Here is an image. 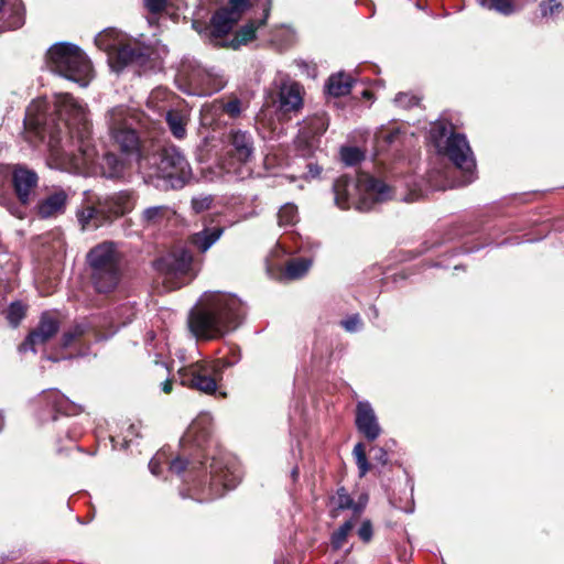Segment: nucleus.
Returning a JSON list of instances; mask_svg holds the SVG:
<instances>
[{
  "instance_id": "nucleus-1",
  "label": "nucleus",
  "mask_w": 564,
  "mask_h": 564,
  "mask_svg": "<svg viewBox=\"0 0 564 564\" xmlns=\"http://www.w3.org/2000/svg\"><path fill=\"white\" fill-rule=\"evenodd\" d=\"M213 417L208 412L199 413L181 438L182 453L169 459L164 451L158 452L149 462L154 476L161 474V465L183 482L180 495L198 502L220 498L237 487L241 479L239 464L224 454H210Z\"/></svg>"
},
{
  "instance_id": "nucleus-2",
  "label": "nucleus",
  "mask_w": 564,
  "mask_h": 564,
  "mask_svg": "<svg viewBox=\"0 0 564 564\" xmlns=\"http://www.w3.org/2000/svg\"><path fill=\"white\" fill-rule=\"evenodd\" d=\"M24 128L48 148L51 167L72 174H87L97 151L91 143V124L85 107L69 94H61L54 102L33 100L26 108Z\"/></svg>"
},
{
  "instance_id": "nucleus-3",
  "label": "nucleus",
  "mask_w": 564,
  "mask_h": 564,
  "mask_svg": "<svg viewBox=\"0 0 564 564\" xmlns=\"http://www.w3.org/2000/svg\"><path fill=\"white\" fill-rule=\"evenodd\" d=\"M107 124L113 143L128 158L135 159L139 170L144 172L156 188L182 189L193 178L192 166L176 145L165 144L152 154L144 153L138 132V118L129 108L117 106L110 109Z\"/></svg>"
},
{
  "instance_id": "nucleus-4",
  "label": "nucleus",
  "mask_w": 564,
  "mask_h": 564,
  "mask_svg": "<svg viewBox=\"0 0 564 564\" xmlns=\"http://www.w3.org/2000/svg\"><path fill=\"white\" fill-rule=\"evenodd\" d=\"M245 315L246 307L235 294L205 292L191 310L187 324L197 339H216L237 329Z\"/></svg>"
},
{
  "instance_id": "nucleus-5",
  "label": "nucleus",
  "mask_w": 564,
  "mask_h": 564,
  "mask_svg": "<svg viewBox=\"0 0 564 564\" xmlns=\"http://www.w3.org/2000/svg\"><path fill=\"white\" fill-rule=\"evenodd\" d=\"M250 8V0H219V7L205 28L204 35L210 44L219 47L238 50L256 39L259 28L265 25L272 8V0H265L260 18L250 19L235 34H230L234 25Z\"/></svg>"
},
{
  "instance_id": "nucleus-6",
  "label": "nucleus",
  "mask_w": 564,
  "mask_h": 564,
  "mask_svg": "<svg viewBox=\"0 0 564 564\" xmlns=\"http://www.w3.org/2000/svg\"><path fill=\"white\" fill-rule=\"evenodd\" d=\"M333 192L336 206L340 209L355 206L359 212L372 210L377 204L392 198V188L369 174L358 178L341 175L334 182Z\"/></svg>"
},
{
  "instance_id": "nucleus-7",
  "label": "nucleus",
  "mask_w": 564,
  "mask_h": 564,
  "mask_svg": "<svg viewBox=\"0 0 564 564\" xmlns=\"http://www.w3.org/2000/svg\"><path fill=\"white\" fill-rule=\"evenodd\" d=\"M86 261L90 268V279L98 293H111L122 276V254L113 241H104L91 248Z\"/></svg>"
},
{
  "instance_id": "nucleus-8",
  "label": "nucleus",
  "mask_w": 564,
  "mask_h": 564,
  "mask_svg": "<svg viewBox=\"0 0 564 564\" xmlns=\"http://www.w3.org/2000/svg\"><path fill=\"white\" fill-rule=\"evenodd\" d=\"M47 68L82 87L88 86L93 77V66L85 52L75 44L58 42L46 53Z\"/></svg>"
},
{
  "instance_id": "nucleus-9",
  "label": "nucleus",
  "mask_w": 564,
  "mask_h": 564,
  "mask_svg": "<svg viewBox=\"0 0 564 564\" xmlns=\"http://www.w3.org/2000/svg\"><path fill=\"white\" fill-rule=\"evenodd\" d=\"M154 268L163 276V283L170 289H178L194 276L193 254L185 248H178L155 260Z\"/></svg>"
},
{
  "instance_id": "nucleus-10",
  "label": "nucleus",
  "mask_w": 564,
  "mask_h": 564,
  "mask_svg": "<svg viewBox=\"0 0 564 564\" xmlns=\"http://www.w3.org/2000/svg\"><path fill=\"white\" fill-rule=\"evenodd\" d=\"M446 156L463 174L460 185H468L476 178V160L465 134L449 135L446 143L437 150Z\"/></svg>"
},
{
  "instance_id": "nucleus-11",
  "label": "nucleus",
  "mask_w": 564,
  "mask_h": 564,
  "mask_svg": "<svg viewBox=\"0 0 564 564\" xmlns=\"http://www.w3.org/2000/svg\"><path fill=\"white\" fill-rule=\"evenodd\" d=\"M254 153L253 138L251 133L242 130H231L227 137V158L224 169L227 173H234L238 177L243 176V165L251 161Z\"/></svg>"
},
{
  "instance_id": "nucleus-12",
  "label": "nucleus",
  "mask_w": 564,
  "mask_h": 564,
  "mask_svg": "<svg viewBox=\"0 0 564 564\" xmlns=\"http://www.w3.org/2000/svg\"><path fill=\"white\" fill-rule=\"evenodd\" d=\"M329 119L325 112L305 118L299 129L295 145L303 156L311 155L318 148L321 137L328 128Z\"/></svg>"
},
{
  "instance_id": "nucleus-13",
  "label": "nucleus",
  "mask_w": 564,
  "mask_h": 564,
  "mask_svg": "<svg viewBox=\"0 0 564 564\" xmlns=\"http://www.w3.org/2000/svg\"><path fill=\"white\" fill-rule=\"evenodd\" d=\"M181 383L205 394H214L217 391V378L213 375L206 361H197L178 370Z\"/></svg>"
},
{
  "instance_id": "nucleus-14",
  "label": "nucleus",
  "mask_w": 564,
  "mask_h": 564,
  "mask_svg": "<svg viewBox=\"0 0 564 564\" xmlns=\"http://www.w3.org/2000/svg\"><path fill=\"white\" fill-rule=\"evenodd\" d=\"M181 383L205 394H214L217 391V378L213 375L206 361H197L178 370Z\"/></svg>"
},
{
  "instance_id": "nucleus-15",
  "label": "nucleus",
  "mask_w": 564,
  "mask_h": 564,
  "mask_svg": "<svg viewBox=\"0 0 564 564\" xmlns=\"http://www.w3.org/2000/svg\"><path fill=\"white\" fill-rule=\"evenodd\" d=\"M181 74L187 79L194 95H212L223 87L221 82L214 74L198 64L183 65Z\"/></svg>"
},
{
  "instance_id": "nucleus-16",
  "label": "nucleus",
  "mask_w": 564,
  "mask_h": 564,
  "mask_svg": "<svg viewBox=\"0 0 564 564\" xmlns=\"http://www.w3.org/2000/svg\"><path fill=\"white\" fill-rule=\"evenodd\" d=\"M58 329V321L51 313H42L37 326L30 332L23 343L19 346V350L21 352L28 350L36 352V346L47 343L57 334Z\"/></svg>"
},
{
  "instance_id": "nucleus-17",
  "label": "nucleus",
  "mask_w": 564,
  "mask_h": 564,
  "mask_svg": "<svg viewBox=\"0 0 564 564\" xmlns=\"http://www.w3.org/2000/svg\"><path fill=\"white\" fill-rule=\"evenodd\" d=\"M151 55L149 46L121 42L109 58L111 67L120 70L128 65L142 66L147 64Z\"/></svg>"
},
{
  "instance_id": "nucleus-18",
  "label": "nucleus",
  "mask_w": 564,
  "mask_h": 564,
  "mask_svg": "<svg viewBox=\"0 0 564 564\" xmlns=\"http://www.w3.org/2000/svg\"><path fill=\"white\" fill-rule=\"evenodd\" d=\"M279 110L283 113L297 112L303 107V88L291 80L283 77L276 83Z\"/></svg>"
},
{
  "instance_id": "nucleus-19",
  "label": "nucleus",
  "mask_w": 564,
  "mask_h": 564,
  "mask_svg": "<svg viewBox=\"0 0 564 564\" xmlns=\"http://www.w3.org/2000/svg\"><path fill=\"white\" fill-rule=\"evenodd\" d=\"M355 425L357 431L369 442L376 441L382 432L377 414L369 401L357 402Z\"/></svg>"
},
{
  "instance_id": "nucleus-20",
  "label": "nucleus",
  "mask_w": 564,
  "mask_h": 564,
  "mask_svg": "<svg viewBox=\"0 0 564 564\" xmlns=\"http://www.w3.org/2000/svg\"><path fill=\"white\" fill-rule=\"evenodd\" d=\"M41 400L46 403L48 412L51 413L50 419L52 421H57V413H62L65 415V417H68L70 415H76L83 411V408L80 405L70 401L56 389L43 391ZM42 420L46 421L48 420V417H46L43 414Z\"/></svg>"
},
{
  "instance_id": "nucleus-21",
  "label": "nucleus",
  "mask_w": 564,
  "mask_h": 564,
  "mask_svg": "<svg viewBox=\"0 0 564 564\" xmlns=\"http://www.w3.org/2000/svg\"><path fill=\"white\" fill-rule=\"evenodd\" d=\"M39 176L25 166L18 165L12 172V185L20 203L28 205L33 200Z\"/></svg>"
},
{
  "instance_id": "nucleus-22",
  "label": "nucleus",
  "mask_w": 564,
  "mask_h": 564,
  "mask_svg": "<svg viewBox=\"0 0 564 564\" xmlns=\"http://www.w3.org/2000/svg\"><path fill=\"white\" fill-rule=\"evenodd\" d=\"M25 23V9L21 0H0V33L14 31Z\"/></svg>"
},
{
  "instance_id": "nucleus-23",
  "label": "nucleus",
  "mask_w": 564,
  "mask_h": 564,
  "mask_svg": "<svg viewBox=\"0 0 564 564\" xmlns=\"http://www.w3.org/2000/svg\"><path fill=\"white\" fill-rule=\"evenodd\" d=\"M69 200V194L63 188H55L36 204L40 218L48 219L63 215Z\"/></svg>"
},
{
  "instance_id": "nucleus-24",
  "label": "nucleus",
  "mask_w": 564,
  "mask_h": 564,
  "mask_svg": "<svg viewBox=\"0 0 564 564\" xmlns=\"http://www.w3.org/2000/svg\"><path fill=\"white\" fill-rule=\"evenodd\" d=\"M101 200V208L106 210L109 220L129 213L133 208V195L129 191H121L106 196Z\"/></svg>"
},
{
  "instance_id": "nucleus-25",
  "label": "nucleus",
  "mask_w": 564,
  "mask_h": 564,
  "mask_svg": "<svg viewBox=\"0 0 564 564\" xmlns=\"http://www.w3.org/2000/svg\"><path fill=\"white\" fill-rule=\"evenodd\" d=\"M212 220H204V228L189 237V243L200 253L207 252L224 235L221 226H210Z\"/></svg>"
},
{
  "instance_id": "nucleus-26",
  "label": "nucleus",
  "mask_w": 564,
  "mask_h": 564,
  "mask_svg": "<svg viewBox=\"0 0 564 564\" xmlns=\"http://www.w3.org/2000/svg\"><path fill=\"white\" fill-rule=\"evenodd\" d=\"M120 152L124 155V159H121L118 154L112 152H107L104 154L100 162L102 176L111 180H118L124 176L128 162L135 161V159L128 158V155L121 150Z\"/></svg>"
},
{
  "instance_id": "nucleus-27",
  "label": "nucleus",
  "mask_w": 564,
  "mask_h": 564,
  "mask_svg": "<svg viewBox=\"0 0 564 564\" xmlns=\"http://www.w3.org/2000/svg\"><path fill=\"white\" fill-rule=\"evenodd\" d=\"M77 220L83 230L97 229L104 223L109 221L106 210L101 208V200L99 199L97 206H87L77 212Z\"/></svg>"
},
{
  "instance_id": "nucleus-28",
  "label": "nucleus",
  "mask_w": 564,
  "mask_h": 564,
  "mask_svg": "<svg viewBox=\"0 0 564 564\" xmlns=\"http://www.w3.org/2000/svg\"><path fill=\"white\" fill-rule=\"evenodd\" d=\"M529 0H477L480 7L501 15H511L520 11Z\"/></svg>"
},
{
  "instance_id": "nucleus-29",
  "label": "nucleus",
  "mask_w": 564,
  "mask_h": 564,
  "mask_svg": "<svg viewBox=\"0 0 564 564\" xmlns=\"http://www.w3.org/2000/svg\"><path fill=\"white\" fill-rule=\"evenodd\" d=\"M354 80L352 78L344 73L332 75L326 85V93L334 97L346 96L350 93Z\"/></svg>"
},
{
  "instance_id": "nucleus-30",
  "label": "nucleus",
  "mask_w": 564,
  "mask_h": 564,
  "mask_svg": "<svg viewBox=\"0 0 564 564\" xmlns=\"http://www.w3.org/2000/svg\"><path fill=\"white\" fill-rule=\"evenodd\" d=\"M165 121L174 138L182 140L186 137L188 117L185 112L177 109H171L165 115Z\"/></svg>"
},
{
  "instance_id": "nucleus-31",
  "label": "nucleus",
  "mask_w": 564,
  "mask_h": 564,
  "mask_svg": "<svg viewBox=\"0 0 564 564\" xmlns=\"http://www.w3.org/2000/svg\"><path fill=\"white\" fill-rule=\"evenodd\" d=\"M123 41V35L119 33L115 29H106L102 32L98 33L95 37V44L102 51L108 54L110 58L111 53L117 50V47Z\"/></svg>"
},
{
  "instance_id": "nucleus-32",
  "label": "nucleus",
  "mask_w": 564,
  "mask_h": 564,
  "mask_svg": "<svg viewBox=\"0 0 564 564\" xmlns=\"http://www.w3.org/2000/svg\"><path fill=\"white\" fill-rule=\"evenodd\" d=\"M312 260L308 258H295L286 262L281 273V279L293 281L303 278L310 270Z\"/></svg>"
},
{
  "instance_id": "nucleus-33",
  "label": "nucleus",
  "mask_w": 564,
  "mask_h": 564,
  "mask_svg": "<svg viewBox=\"0 0 564 564\" xmlns=\"http://www.w3.org/2000/svg\"><path fill=\"white\" fill-rule=\"evenodd\" d=\"M174 212L167 205H158L145 208L141 214V223L147 226L160 225L170 219Z\"/></svg>"
},
{
  "instance_id": "nucleus-34",
  "label": "nucleus",
  "mask_w": 564,
  "mask_h": 564,
  "mask_svg": "<svg viewBox=\"0 0 564 564\" xmlns=\"http://www.w3.org/2000/svg\"><path fill=\"white\" fill-rule=\"evenodd\" d=\"M452 134H456V132H454L452 124L445 121H437L430 129V139L436 151L441 150Z\"/></svg>"
},
{
  "instance_id": "nucleus-35",
  "label": "nucleus",
  "mask_w": 564,
  "mask_h": 564,
  "mask_svg": "<svg viewBox=\"0 0 564 564\" xmlns=\"http://www.w3.org/2000/svg\"><path fill=\"white\" fill-rule=\"evenodd\" d=\"M91 332V327L87 323H78L67 329L62 336V347L68 348L80 341Z\"/></svg>"
},
{
  "instance_id": "nucleus-36",
  "label": "nucleus",
  "mask_w": 564,
  "mask_h": 564,
  "mask_svg": "<svg viewBox=\"0 0 564 564\" xmlns=\"http://www.w3.org/2000/svg\"><path fill=\"white\" fill-rule=\"evenodd\" d=\"M278 220L281 227L295 225L299 220L297 207L291 203L284 204L278 213Z\"/></svg>"
},
{
  "instance_id": "nucleus-37",
  "label": "nucleus",
  "mask_w": 564,
  "mask_h": 564,
  "mask_svg": "<svg viewBox=\"0 0 564 564\" xmlns=\"http://www.w3.org/2000/svg\"><path fill=\"white\" fill-rule=\"evenodd\" d=\"M26 306L19 302H12L7 310L6 318L12 327H18L21 321L25 317Z\"/></svg>"
},
{
  "instance_id": "nucleus-38",
  "label": "nucleus",
  "mask_w": 564,
  "mask_h": 564,
  "mask_svg": "<svg viewBox=\"0 0 564 564\" xmlns=\"http://www.w3.org/2000/svg\"><path fill=\"white\" fill-rule=\"evenodd\" d=\"M352 455L358 467L359 477L362 478L370 470L371 465L369 464L366 456V447L362 443H357L352 449Z\"/></svg>"
},
{
  "instance_id": "nucleus-39",
  "label": "nucleus",
  "mask_w": 564,
  "mask_h": 564,
  "mask_svg": "<svg viewBox=\"0 0 564 564\" xmlns=\"http://www.w3.org/2000/svg\"><path fill=\"white\" fill-rule=\"evenodd\" d=\"M354 527L355 521L352 519L347 520L332 534V546L335 550H339L344 545Z\"/></svg>"
},
{
  "instance_id": "nucleus-40",
  "label": "nucleus",
  "mask_w": 564,
  "mask_h": 564,
  "mask_svg": "<svg viewBox=\"0 0 564 564\" xmlns=\"http://www.w3.org/2000/svg\"><path fill=\"white\" fill-rule=\"evenodd\" d=\"M401 134L402 131L399 127H391L381 128L376 135L379 142H383L386 145H392L400 140Z\"/></svg>"
},
{
  "instance_id": "nucleus-41",
  "label": "nucleus",
  "mask_w": 564,
  "mask_h": 564,
  "mask_svg": "<svg viewBox=\"0 0 564 564\" xmlns=\"http://www.w3.org/2000/svg\"><path fill=\"white\" fill-rule=\"evenodd\" d=\"M340 159L345 165L354 166L364 159V154L358 148L345 147L340 150Z\"/></svg>"
},
{
  "instance_id": "nucleus-42",
  "label": "nucleus",
  "mask_w": 564,
  "mask_h": 564,
  "mask_svg": "<svg viewBox=\"0 0 564 564\" xmlns=\"http://www.w3.org/2000/svg\"><path fill=\"white\" fill-rule=\"evenodd\" d=\"M540 11L543 18H554L563 11L561 0H542Z\"/></svg>"
},
{
  "instance_id": "nucleus-43",
  "label": "nucleus",
  "mask_w": 564,
  "mask_h": 564,
  "mask_svg": "<svg viewBox=\"0 0 564 564\" xmlns=\"http://www.w3.org/2000/svg\"><path fill=\"white\" fill-rule=\"evenodd\" d=\"M214 196L210 194L194 196L191 200L192 209L195 214H200L212 208Z\"/></svg>"
},
{
  "instance_id": "nucleus-44",
  "label": "nucleus",
  "mask_w": 564,
  "mask_h": 564,
  "mask_svg": "<svg viewBox=\"0 0 564 564\" xmlns=\"http://www.w3.org/2000/svg\"><path fill=\"white\" fill-rule=\"evenodd\" d=\"M362 321L358 313L351 314L347 316L345 319L340 321V326L347 332V333H358L362 328Z\"/></svg>"
},
{
  "instance_id": "nucleus-45",
  "label": "nucleus",
  "mask_w": 564,
  "mask_h": 564,
  "mask_svg": "<svg viewBox=\"0 0 564 564\" xmlns=\"http://www.w3.org/2000/svg\"><path fill=\"white\" fill-rule=\"evenodd\" d=\"M336 503L338 509L341 510H352L355 507V500L350 497L344 487L337 489Z\"/></svg>"
},
{
  "instance_id": "nucleus-46",
  "label": "nucleus",
  "mask_w": 564,
  "mask_h": 564,
  "mask_svg": "<svg viewBox=\"0 0 564 564\" xmlns=\"http://www.w3.org/2000/svg\"><path fill=\"white\" fill-rule=\"evenodd\" d=\"M207 366L213 369V375L217 379H221L223 372L226 368H229L236 364V361H228L225 358L217 359L215 361H206Z\"/></svg>"
},
{
  "instance_id": "nucleus-47",
  "label": "nucleus",
  "mask_w": 564,
  "mask_h": 564,
  "mask_svg": "<svg viewBox=\"0 0 564 564\" xmlns=\"http://www.w3.org/2000/svg\"><path fill=\"white\" fill-rule=\"evenodd\" d=\"M207 366L213 369V375L217 379H221L223 372L226 368H229L236 364V361H228L225 358L217 359L215 361H206Z\"/></svg>"
},
{
  "instance_id": "nucleus-48",
  "label": "nucleus",
  "mask_w": 564,
  "mask_h": 564,
  "mask_svg": "<svg viewBox=\"0 0 564 564\" xmlns=\"http://www.w3.org/2000/svg\"><path fill=\"white\" fill-rule=\"evenodd\" d=\"M394 102L404 109L411 108L413 106H416L419 104V99L410 94L406 93H400L395 96Z\"/></svg>"
},
{
  "instance_id": "nucleus-49",
  "label": "nucleus",
  "mask_w": 564,
  "mask_h": 564,
  "mask_svg": "<svg viewBox=\"0 0 564 564\" xmlns=\"http://www.w3.org/2000/svg\"><path fill=\"white\" fill-rule=\"evenodd\" d=\"M223 110L231 118H237L241 113V101L238 98H234L223 106Z\"/></svg>"
},
{
  "instance_id": "nucleus-50",
  "label": "nucleus",
  "mask_w": 564,
  "mask_h": 564,
  "mask_svg": "<svg viewBox=\"0 0 564 564\" xmlns=\"http://www.w3.org/2000/svg\"><path fill=\"white\" fill-rule=\"evenodd\" d=\"M357 533L361 541H364L365 543L370 542L372 539V535H373L371 521L370 520L362 521Z\"/></svg>"
},
{
  "instance_id": "nucleus-51",
  "label": "nucleus",
  "mask_w": 564,
  "mask_h": 564,
  "mask_svg": "<svg viewBox=\"0 0 564 564\" xmlns=\"http://www.w3.org/2000/svg\"><path fill=\"white\" fill-rule=\"evenodd\" d=\"M167 0H144L145 8L151 13H159L165 9Z\"/></svg>"
},
{
  "instance_id": "nucleus-52",
  "label": "nucleus",
  "mask_w": 564,
  "mask_h": 564,
  "mask_svg": "<svg viewBox=\"0 0 564 564\" xmlns=\"http://www.w3.org/2000/svg\"><path fill=\"white\" fill-rule=\"evenodd\" d=\"M371 451L375 452L372 459L380 464L382 467L386 466L389 462L388 453L383 447H372Z\"/></svg>"
},
{
  "instance_id": "nucleus-53",
  "label": "nucleus",
  "mask_w": 564,
  "mask_h": 564,
  "mask_svg": "<svg viewBox=\"0 0 564 564\" xmlns=\"http://www.w3.org/2000/svg\"><path fill=\"white\" fill-rule=\"evenodd\" d=\"M368 500H369V497L367 494H361L358 497V500L355 501V507L352 509V511L356 516H359L365 510V508L368 503Z\"/></svg>"
},
{
  "instance_id": "nucleus-54",
  "label": "nucleus",
  "mask_w": 564,
  "mask_h": 564,
  "mask_svg": "<svg viewBox=\"0 0 564 564\" xmlns=\"http://www.w3.org/2000/svg\"><path fill=\"white\" fill-rule=\"evenodd\" d=\"M140 426L137 424H130L124 436V443L128 445L132 441V436H139Z\"/></svg>"
},
{
  "instance_id": "nucleus-55",
  "label": "nucleus",
  "mask_w": 564,
  "mask_h": 564,
  "mask_svg": "<svg viewBox=\"0 0 564 564\" xmlns=\"http://www.w3.org/2000/svg\"><path fill=\"white\" fill-rule=\"evenodd\" d=\"M67 430L65 432V437L72 442H75L82 435V432L77 427H70L68 424H66Z\"/></svg>"
},
{
  "instance_id": "nucleus-56",
  "label": "nucleus",
  "mask_w": 564,
  "mask_h": 564,
  "mask_svg": "<svg viewBox=\"0 0 564 564\" xmlns=\"http://www.w3.org/2000/svg\"><path fill=\"white\" fill-rule=\"evenodd\" d=\"M308 175L310 177H316L319 175L322 169L317 164L308 163Z\"/></svg>"
},
{
  "instance_id": "nucleus-57",
  "label": "nucleus",
  "mask_w": 564,
  "mask_h": 564,
  "mask_svg": "<svg viewBox=\"0 0 564 564\" xmlns=\"http://www.w3.org/2000/svg\"><path fill=\"white\" fill-rule=\"evenodd\" d=\"M162 390L164 393H170L172 391V382L166 380L162 383Z\"/></svg>"
},
{
  "instance_id": "nucleus-58",
  "label": "nucleus",
  "mask_w": 564,
  "mask_h": 564,
  "mask_svg": "<svg viewBox=\"0 0 564 564\" xmlns=\"http://www.w3.org/2000/svg\"><path fill=\"white\" fill-rule=\"evenodd\" d=\"M299 474H300V470H299V467H294L292 468L291 470V477L292 479L295 481L297 478H299Z\"/></svg>"
},
{
  "instance_id": "nucleus-59",
  "label": "nucleus",
  "mask_w": 564,
  "mask_h": 564,
  "mask_svg": "<svg viewBox=\"0 0 564 564\" xmlns=\"http://www.w3.org/2000/svg\"><path fill=\"white\" fill-rule=\"evenodd\" d=\"M153 339H154V333L153 332H149L147 334V339L145 340L147 341H152Z\"/></svg>"
},
{
  "instance_id": "nucleus-60",
  "label": "nucleus",
  "mask_w": 564,
  "mask_h": 564,
  "mask_svg": "<svg viewBox=\"0 0 564 564\" xmlns=\"http://www.w3.org/2000/svg\"><path fill=\"white\" fill-rule=\"evenodd\" d=\"M372 315L378 316V310L375 306L372 307Z\"/></svg>"
},
{
  "instance_id": "nucleus-61",
  "label": "nucleus",
  "mask_w": 564,
  "mask_h": 564,
  "mask_svg": "<svg viewBox=\"0 0 564 564\" xmlns=\"http://www.w3.org/2000/svg\"><path fill=\"white\" fill-rule=\"evenodd\" d=\"M372 315L378 316V310L375 306L372 307Z\"/></svg>"
},
{
  "instance_id": "nucleus-62",
  "label": "nucleus",
  "mask_w": 564,
  "mask_h": 564,
  "mask_svg": "<svg viewBox=\"0 0 564 564\" xmlns=\"http://www.w3.org/2000/svg\"><path fill=\"white\" fill-rule=\"evenodd\" d=\"M405 512H408V513H412V512H413V507H411V508L406 509V510H405Z\"/></svg>"
},
{
  "instance_id": "nucleus-63",
  "label": "nucleus",
  "mask_w": 564,
  "mask_h": 564,
  "mask_svg": "<svg viewBox=\"0 0 564 564\" xmlns=\"http://www.w3.org/2000/svg\"><path fill=\"white\" fill-rule=\"evenodd\" d=\"M48 360L58 361L57 358L47 357Z\"/></svg>"
},
{
  "instance_id": "nucleus-64",
  "label": "nucleus",
  "mask_w": 564,
  "mask_h": 564,
  "mask_svg": "<svg viewBox=\"0 0 564 564\" xmlns=\"http://www.w3.org/2000/svg\"><path fill=\"white\" fill-rule=\"evenodd\" d=\"M369 95H370V94H369L368 91H364V96H365V97H369Z\"/></svg>"
}]
</instances>
